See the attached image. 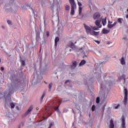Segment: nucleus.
Masks as SVG:
<instances>
[{
  "label": "nucleus",
  "mask_w": 128,
  "mask_h": 128,
  "mask_svg": "<svg viewBox=\"0 0 128 128\" xmlns=\"http://www.w3.org/2000/svg\"><path fill=\"white\" fill-rule=\"evenodd\" d=\"M126 18H128V14L126 15Z\"/></svg>",
  "instance_id": "864d4df0"
},
{
  "label": "nucleus",
  "mask_w": 128,
  "mask_h": 128,
  "mask_svg": "<svg viewBox=\"0 0 128 128\" xmlns=\"http://www.w3.org/2000/svg\"><path fill=\"white\" fill-rule=\"evenodd\" d=\"M70 3L74 2V0H69Z\"/></svg>",
  "instance_id": "09e8293b"
},
{
  "label": "nucleus",
  "mask_w": 128,
  "mask_h": 128,
  "mask_svg": "<svg viewBox=\"0 0 128 128\" xmlns=\"http://www.w3.org/2000/svg\"><path fill=\"white\" fill-rule=\"evenodd\" d=\"M120 106V104H118L117 106H116V107H115V109L116 110H118V106Z\"/></svg>",
  "instance_id": "a18cd8bd"
},
{
  "label": "nucleus",
  "mask_w": 128,
  "mask_h": 128,
  "mask_svg": "<svg viewBox=\"0 0 128 128\" xmlns=\"http://www.w3.org/2000/svg\"><path fill=\"white\" fill-rule=\"evenodd\" d=\"M16 108L17 110H20V108H18V106H16Z\"/></svg>",
  "instance_id": "3c124183"
},
{
  "label": "nucleus",
  "mask_w": 128,
  "mask_h": 128,
  "mask_svg": "<svg viewBox=\"0 0 128 128\" xmlns=\"http://www.w3.org/2000/svg\"><path fill=\"white\" fill-rule=\"evenodd\" d=\"M2 62V59L0 58V64Z\"/></svg>",
  "instance_id": "13d9d810"
},
{
  "label": "nucleus",
  "mask_w": 128,
  "mask_h": 128,
  "mask_svg": "<svg viewBox=\"0 0 128 128\" xmlns=\"http://www.w3.org/2000/svg\"><path fill=\"white\" fill-rule=\"evenodd\" d=\"M82 50V48H80V50Z\"/></svg>",
  "instance_id": "052dcab7"
},
{
  "label": "nucleus",
  "mask_w": 128,
  "mask_h": 128,
  "mask_svg": "<svg viewBox=\"0 0 128 128\" xmlns=\"http://www.w3.org/2000/svg\"><path fill=\"white\" fill-rule=\"evenodd\" d=\"M100 16V14L97 12L94 14L93 18L94 20H98Z\"/></svg>",
  "instance_id": "9d476101"
},
{
  "label": "nucleus",
  "mask_w": 128,
  "mask_h": 128,
  "mask_svg": "<svg viewBox=\"0 0 128 128\" xmlns=\"http://www.w3.org/2000/svg\"><path fill=\"white\" fill-rule=\"evenodd\" d=\"M102 24L104 26L106 24V17L102 19Z\"/></svg>",
  "instance_id": "dca6fc26"
},
{
  "label": "nucleus",
  "mask_w": 128,
  "mask_h": 128,
  "mask_svg": "<svg viewBox=\"0 0 128 128\" xmlns=\"http://www.w3.org/2000/svg\"><path fill=\"white\" fill-rule=\"evenodd\" d=\"M100 22H102V19L97 20L95 22V24H96L98 28H102V25H100Z\"/></svg>",
  "instance_id": "423d86ee"
},
{
  "label": "nucleus",
  "mask_w": 128,
  "mask_h": 128,
  "mask_svg": "<svg viewBox=\"0 0 128 128\" xmlns=\"http://www.w3.org/2000/svg\"><path fill=\"white\" fill-rule=\"evenodd\" d=\"M2 28H4V26H2Z\"/></svg>",
  "instance_id": "774afa93"
},
{
  "label": "nucleus",
  "mask_w": 128,
  "mask_h": 128,
  "mask_svg": "<svg viewBox=\"0 0 128 128\" xmlns=\"http://www.w3.org/2000/svg\"><path fill=\"white\" fill-rule=\"evenodd\" d=\"M10 106H11V108H14L15 105L14 103H10Z\"/></svg>",
  "instance_id": "72a5a7b5"
},
{
  "label": "nucleus",
  "mask_w": 128,
  "mask_h": 128,
  "mask_svg": "<svg viewBox=\"0 0 128 128\" xmlns=\"http://www.w3.org/2000/svg\"><path fill=\"white\" fill-rule=\"evenodd\" d=\"M95 70H99V74H100V72H102V70H100V67H98L97 68H95Z\"/></svg>",
  "instance_id": "f704fd0d"
},
{
  "label": "nucleus",
  "mask_w": 128,
  "mask_h": 128,
  "mask_svg": "<svg viewBox=\"0 0 128 128\" xmlns=\"http://www.w3.org/2000/svg\"><path fill=\"white\" fill-rule=\"evenodd\" d=\"M36 110H38V108H36Z\"/></svg>",
  "instance_id": "4d7b16f0"
},
{
  "label": "nucleus",
  "mask_w": 128,
  "mask_h": 128,
  "mask_svg": "<svg viewBox=\"0 0 128 128\" xmlns=\"http://www.w3.org/2000/svg\"><path fill=\"white\" fill-rule=\"evenodd\" d=\"M70 4H71V8H73L74 10H76V4L74 2H70Z\"/></svg>",
  "instance_id": "9b49d317"
},
{
  "label": "nucleus",
  "mask_w": 128,
  "mask_h": 128,
  "mask_svg": "<svg viewBox=\"0 0 128 128\" xmlns=\"http://www.w3.org/2000/svg\"><path fill=\"white\" fill-rule=\"evenodd\" d=\"M122 128H126V118H124V116H122Z\"/></svg>",
  "instance_id": "1a4fd4ad"
},
{
  "label": "nucleus",
  "mask_w": 128,
  "mask_h": 128,
  "mask_svg": "<svg viewBox=\"0 0 128 128\" xmlns=\"http://www.w3.org/2000/svg\"><path fill=\"white\" fill-rule=\"evenodd\" d=\"M46 96V93L45 92H43L42 96L40 97V102H42V100H44V96Z\"/></svg>",
  "instance_id": "aec40b11"
},
{
  "label": "nucleus",
  "mask_w": 128,
  "mask_h": 128,
  "mask_svg": "<svg viewBox=\"0 0 128 128\" xmlns=\"http://www.w3.org/2000/svg\"><path fill=\"white\" fill-rule=\"evenodd\" d=\"M21 64L23 66H26V62L24 60H21Z\"/></svg>",
  "instance_id": "c756f323"
},
{
  "label": "nucleus",
  "mask_w": 128,
  "mask_h": 128,
  "mask_svg": "<svg viewBox=\"0 0 128 128\" xmlns=\"http://www.w3.org/2000/svg\"><path fill=\"white\" fill-rule=\"evenodd\" d=\"M123 40H126V38H123Z\"/></svg>",
  "instance_id": "6e6d98bb"
},
{
  "label": "nucleus",
  "mask_w": 128,
  "mask_h": 128,
  "mask_svg": "<svg viewBox=\"0 0 128 128\" xmlns=\"http://www.w3.org/2000/svg\"><path fill=\"white\" fill-rule=\"evenodd\" d=\"M70 14L71 16L74 14V9L71 8Z\"/></svg>",
  "instance_id": "bb28decb"
},
{
  "label": "nucleus",
  "mask_w": 128,
  "mask_h": 128,
  "mask_svg": "<svg viewBox=\"0 0 128 128\" xmlns=\"http://www.w3.org/2000/svg\"><path fill=\"white\" fill-rule=\"evenodd\" d=\"M91 28H92V30H98V28H96V26H91Z\"/></svg>",
  "instance_id": "2f4dec72"
},
{
  "label": "nucleus",
  "mask_w": 128,
  "mask_h": 128,
  "mask_svg": "<svg viewBox=\"0 0 128 128\" xmlns=\"http://www.w3.org/2000/svg\"><path fill=\"white\" fill-rule=\"evenodd\" d=\"M32 106H30L27 110V111L24 114H22V116L23 118L26 116H28V114H30V112L32 110Z\"/></svg>",
  "instance_id": "39448f33"
},
{
  "label": "nucleus",
  "mask_w": 128,
  "mask_h": 128,
  "mask_svg": "<svg viewBox=\"0 0 128 128\" xmlns=\"http://www.w3.org/2000/svg\"><path fill=\"white\" fill-rule=\"evenodd\" d=\"M26 10H30H30H32L34 16V9L32 8L30 6V4H28L26 6Z\"/></svg>",
  "instance_id": "f8f14e48"
},
{
  "label": "nucleus",
  "mask_w": 128,
  "mask_h": 128,
  "mask_svg": "<svg viewBox=\"0 0 128 128\" xmlns=\"http://www.w3.org/2000/svg\"><path fill=\"white\" fill-rule=\"evenodd\" d=\"M78 6H82V3L80 2H78Z\"/></svg>",
  "instance_id": "ea45409f"
},
{
  "label": "nucleus",
  "mask_w": 128,
  "mask_h": 128,
  "mask_svg": "<svg viewBox=\"0 0 128 128\" xmlns=\"http://www.w3.org/2000/svg\"><path fill=\"white\" fill-rule=\"evenodd\" d=\"M11 83L8 84V90H9L8 96H10V94H12L14 92L20 90V80L16 78V77L10 78Z\"/></svg>",
  "instance_id": "f257e3e1"
},
{
  "label": "nucleus",
  "mask_w": 128,
  "mask_h": 128,
  "mask_svg": "<svg viewBox=\"0 0 128 128\" xmlns=\"http://www.w3.org/2000/svg\"><path fill=\"white\" fill-rule=\"evenodd\" d=\"M102 34H108V32H110V30H108L105 29L104 28L102 30Z\"/></svg>",
  "instance_id": "6ab92c4d"
},
{
  "label": "nucleus",
  "mask_w": 128,
  "mask_h": 128,
  "mask_svg": "<svg viewBox=\"0 0 128 128\" xmlns=\"http://www.w3.org/2000/svg\"><path fill=\"white\" fill-rule=\"evenodd\" d=\"M82 8L80 7L79 8V15L82 16Z\"/></svg>",
  "instance_id": "c85d7f7f"
},
{
  "label": "nucleus",
  "mask_w": 128,
  "mask_h": 128,
  "mask_svg": "<svg viewBox=\"0 0 128 128\" xmlns=\"http://www.w3.org/2000/svg\"><path fill=\"white\" fill-rule=\"evenodd\" d=\"M94 42H96L98 44H100V42L98 40H95Z\"/></svg>",
  "instance_id": "79ce46f5"
},
{
  "label": "nucleus",
  "mask_w": 128,
  "mask_h": 128,
  "mask_svg": "<svg viewBox=\"0 0 128 128\" xmlns=\"http://www.w3.org/2000/svg\"><path fill=\"white\" fill-rule=\"evenodd\" d=\"M44 23L46 24V21H44Z\"/></svg>",
  "instance_id": "338daca9"
},
{
  "label": "nucleus",
  "mask_w": 128,
  "mask_h": 128,
  "mask_svg": "<svg viewBox=\"0 0 128 128\" xmlns=\"http://www.w3.org/2000/svg\"><path fill=\"white\" fill-rule=\"evenodd\" d=\"M68 112V110L66 108L64 109V112Z\"/></svg>",
  "instance_id": "a19ab883"
},
{
  "label": "nucleus",
  "mask_w": 128,
  "mask_h": 128,
  "mask_svg": "<svg viewBox=\"0 0 128 128\" xmlns=\"http://www.w3.org/2000/svg\"><path fill=\"white\" fill-rule=\"evenodd\" d=\"M98 32H96L94 30H92V32H91V34H91V36H98Z\"/></svg>",
  "instance_id": "4468645a"
},
{
  "label": "nucleus",
  "mask_w": 128,
  "mask_h": 128,
  "mask_svg": "<svg viewBox=\"0 0 128 128\" xmlns=\"http://www.w3.org/2000/svg\"><path fill=\"white\" fill-rule=\"evenodd\" d=\"M88 88H90V86H88Z\"/></svg>",
  "instance_id": "0e129e2a"
},
{
  "label": "nucleus",
  "mask_w": 128,
  "mask_h": 128,
  "mask_svg": "<svg viewBox=\"0 0 128 128\" xmlns=\"http://www.w3.org/2000/svg\"><path fill=\"white\" fill-rule=\"evenodd\" d=\"M56 66H58V68H62V66H64V63H62V64L58 63L57 64Z\"/></svg>",
  "instance_id": "b1692460"
},
{
  "label": "nucleus",
  "mask_w": 128,
  "mask_h": 128,
  "mask_svg": "<svg viewBox=\"0 0 128 128\" xmlns=\"http://www.w3.org/2000/svg\"><path fill=\"white\" fill-rule=\"evenodd\" d=\"M44 83L46 84H48V83H47L46 82H44Z\"/></svg>",
  "instance_id": "e2e57ef3"
},
{
  "label": "nucleus",
  "mask_w": 128,
  "mask_h": 128,
  "mask_svg": "<svg viewBox=\"0 0 128 128\" xmlns=\"http://www.w3.org/2000/svg\"><path fill=\"white\" fill-rule=\"evenodd\" d=\"M116 24H118V22L116 21L112 24L113 26H116Z\"/></svg>",
  "instance_id": "37998d69"
},
{
  "label": "nucleus",
  "mask_w": 128,
  "mask_h": 128,
  "mask_svg": "<svg viewBox=\"0 0 128 128\" xmlns=\"http://www.w3.org/2000/svg\"><path fill=\"white\" fill-rule=\"evenodd\" d=\"M69 50H70V52H72V49H70Z\"/></svg>",
  "instance_id": "680f3d73"
},
{
  "label": "nucleus",
  "mask_w": 128,
  "mask_h": 128,
  "mask_svg": "<svg viewBox=\"0 0 128 128\" xmlns=\"http://www.w3.org/2000/svg\"><path fill=\"white\" fill-rule=\"evenodd\" d=\"M84 56H86V57L87 56H86V55H84Z\"/></svg>",
  "instance_id": "69168bd1"
},
{
  "label": "nucleus",
  "mask_w": 128,
  "mask_h": 128,
  "mask_svg": "<svg viewBox=\"0 0 128 128\" xmlns=\"http://www.w3.org/2000/svg\"><path fill=\"white\" fill-rule=\"evenodd\" d=\"M0 70L2 72V70H4V67H1Z\"/></svg>",
  "instance_id": "49530a36"
},
{
  "label": "nucleus",
  "mask_w": 128,
  "mask_h": 128,
  "mask_svg": "<svg viewBox=\"0 0 128 128\" xmlns=\"http://www.w3.org/2000/svg\"><path fill=\"white\" fill-rule=\"evenodd\" d=\"M42 44H46V38H44V41L42 42Z\"/></svg>",
  "instance_id": "de8ad7c7"
},
{
  "label": "nucleus",
  "mask_w": 128,
  "mask_h": 128,
  "mask_svg": "<svg viewBox=\"0 0 128 128\" xmlns=\"http://www.w3.org/2000/svg\"><path fill=\"white\" fill-rule=\"evenodd\" d=\"M110 20L108 21V28H114V25L112 24H110Z\"/></svg>",
  "instance_id": "412c9836"
},
{
  "label": "nucleus",
  "mask_w": 128,
  "mask_h": 128,
  "mask_svg": "<svg viewBox=\"0 0 128 128\" xmlns=\"http://www.w3.org/2000/svg\"><path fill=\"white\" fill-rule=\"evenodd\" d=\"M52 83H50V84H49L48 88V92H50L51 90H52Z\"/></svg>",
  "instance_id": "393cba45"
},
{
  "label": "nucleus",
  "mask_w": 128,
  "mask_h": 128,
  "mask_svg": "<svg viewBox=\"0 0 128 128\" xmlns=\"http://www.w3.org/2000/svg\"><path fill=\"white\" fill-rule=\"evenodd\" d=\"M65 10H66L67 12H70V6L68 5H66L65 6Z\"/></svg>",
  "instance_id": "5701e85b"
},
{
  "label": "nucleus",
  "mask_w": 128,
  "mask_h": 128,
  "mask_svg": "<svg viewBox=\"0 0 128 128\" xmlns=\"http://www.w3.org/2000/svg\"><path fill=\"white\" fill-rule=\"evenodd\" d=\"M94 110H96V106L94 105H92V112H94Z\"/></svg>",
  "instance_id": "e433bc0d"
},
{
  "label": "nucleus",
  "mask_w": 128,
  "mask_h": 128,
  "mask_svg": "<svg viewBox=\"0 0 128 128\" xmlns=\"http://www.w3.org/2000/svg\"><path fill=\"white\" fill-rule=\"evenodd\" d=\"M7 22L10 26H12V22L10 20H8Z\"/></svg>",
  "instance_id": "473e14b6"
},
{
  "label": "nucleus",
  "mask_w": 128,
  "mask_h": 128,
  "mask_svg": "<svg viewBox=\"0 0 128 128\" xmlns=\"http://www.w3.org/2000/svg\"><path fill=\"white\" fill-rule=\"evenodd\" d=\"M84 24V28L86 30V32L87 34H92V28H90V26L86 25V24Z\"/></svg>",
  "instance_id": "7ed1b4c3"
},
{
  "label": "nucleus",
  "mask_w": 128,
  "mask_h": 128,
  "mask_svg": "<svg viewBox=\"0 0 128 128\" xmlns=\"http://www.w3.org/2000/svg\"><path fill=\"white\" fill-rule=\"evenodd\" d=\"M96 54H102V51H100V50H97L96 51Z\"/></svg>",
  "instance_id": "7c9ffc66"
},
{
  "label": "nucleus",
  "mask_w": 128,
  "mask_h": 128,
  "mask_svg": "<svg viewBox=\"0 0 128 128\" xmlns=\"http://www.w3.org/2000/svg\"><path fill=\"white\" fill-rule=\"evenodd\" d=\"M120 62L121 64H122V66H124V64H126V60H124V58L122 57L121 60H120Z\"/></svg>",
  "instance_id": "a211bd4d"
},
{
  "label": "nucleus",
  "mask_w": 128,
  "mask_h": 128,
  "mask_svg": "<svg viewBox=\"0 0 128 128\" xmlns=\"http://www.w3.org/2000/svg\"><path fill=\"white\" fill-rule=\"evenodd\" d=\"M96 104H100V98L99 97L96 98Z\"/></svg>",
  "instance_id": "4c0bfd02"
},
{
  "label": "nucleus",
  "mask_w": 128,
  "mask_h": 128,
  "mask_svg": "<svg viewBox=\"0 0 128 128\" xmlns=\"http://www.w3.org/2000/svg\"><path fill=\"white\" fill-rule=\"evenodd\" d=\"M77 63H76V61H73L72 62V64L70 66V68H71V70H74V68H76V66H77Z\"/></svg>",
  "instance_id": "6e6552de"
},
{
  "label": "nucleus",
  "mask_w": 128,
  "mask_h": 128,
  "mask_svg": "<svg viewBox=\"0 0 128 128\" xmlns=\"http://www.w3.org/2000/svg\"><path fill=\"white\" fill-rule=\"evenodd\" d=\"M58 42H60V38L58 37H56L55 38V46H58Z\"/></svg>",
  "instance_id": "f3484780"
},
{
  "label": "nucleus",
  "mask_w": 128,
  "mask_h": 128,
  "mask_svg": "<svg viewBox=\"0 0 128 128\" xmlns=\"http://www.w3.org/2000/svg\"><path fill=\"white\" fill-rule=\"evenodd\" d=\"M52 123H51V124H50V126H49L48 128H52Z\"/></svg>",
  "instance_id": "c03bdc74"
},
{
  "label": "nucleus",
  "mask_w": 128,
  "mask_h": 128,
  "mask_svg": "<svg viewBox=\"0 0 128 128\" xmlns=\"http://www.w3.org/2000/svg\"><path fill=\"white\" fill-rule=\"evenodd\" d=\"M110 128H114V120L111 119L110 120Z\"/></svg>",
  "instance_id": "ddd939ff"
},
{
  "label": "nucleus",
  "mask_w": 128,
  "mask_h": 128,
  "mask_svg": "<svg viewBox=\"0 0 128 128\" xmlns=\"http://www.w3.org/2000/svg\"><path fill=\"white\" fill-rule=\"evenodd\" d=\"M100 84L101 86V88L102 90H108L110 86H112V82L110 80H104L102 82V80H99Z\"/></svg>",
  "instance_id": "f03ea898"
},
{
  "label": "nucleus",
  "mask_w": 128,
  "mask_h": 128,
  "mask_svg": "<svg viewBox=\"0 0 128 128\" xmlns=\"http://www.w3.org/2000/svg\"><path fill=\"white\" fill-rule=\"evenodd\" d=\"M41 4L42 6L44 4V2L42 1Z\"/></svg>",
  "instance_id": "603ef678"
},
{
  "label": "nucleus",
  "mask_w": 128,
  "mask_h": 128,
  "mask_svg": "<svg viewBox=\"0 0 128 128\" xmlns=\"http://www.w3.org/2000/svg\"><path fill=\"white\" fill-rule=\"evenodd\" d=\"M86 62L84 60H82L79 64V66H84V64H86Z\"/></svg>",
  "instance_id": "2eb2a0df"
},
{
  "label": "nucleus",
  "mask_w": 128,
  "mask_h": 128,
  "mask_svg": "<svg viewBox=\"0 0 128 128\" xmlns=\"http://www.w3.org/2000/svg\"><path fill=\"white\" fill-rule=\"evenodd\" d=\"M124 90V104H128V90L125 88Z\"/></svg>",
  "instance_id": "20e7f679"
},
{
  "label": "nucleus",
  "mask_w": 128,
  "mask_h": 128,
  "mask_svg": "<svg viewBox=\"0 0 128 128\" xmlns=\"http://www.w3.org/2000/svg\"><path fill=\"white\" fill-rule=\"evenodd\" d=\"M102 110H104V106L103 107Z\"/></svg>",
  "instance_id": "bf43d9fd"
},
{
  "label": "nucleus",
  "mask_w": 128,
  "mask_h": 128,
  "mask_svg": "<svg viewBox=\"0 0 128 128\" xmlns=\"http://www.w3.org/2000/svg\"><path fill=\"white\" fill-rule=\"evenodd\" d=\"M112 44V42H107V44Z\"/></svg>",
  "instance_id": "8fccbe9b"
},
{
  "label": "nucleus",
  "mask_w": 128,
  "mask_h": 128,
  "mask_svg": "<svg viewBox=\"0 0 128 128\" xmlns=\"http://www.w3.org/2000/svg\"><path fill=\"white\" fill-rule=\"evenodd\" d=\"M120 80H124V84H126V75L123 74L120 77Z\"/></svg>",
  "instance_id": "4be33fe9"
},
{
  "label": "nucleus",
  "mask_w": 128,
  "mask_h": 128,
  "mask_svg": "<svg viewBox=\"0 0 128 128\" xmlns=\"http://www.w3.org/2000/svg\"><path fill=\"white\" fill-rule=\"evenodd\" d=\"M110 24H112V22H110Z\"/></svg>",
  "instance_id": "5fc2aeb1"
},
{
  "label": "nucleus",
  "mask_w": 128,
  "mask_h": 128,
  "mask_svg": "<svg viewBox=\"0 0 128 128\" xmlns=\"http://www.w3.org/2000/svg\"><path fill=\"white\" fill-rule=\"evenodd\" d=\"M80 16H82V17L80 18L81 20H84V18H86V14H82V15L81 14V15Z\"/></svg>",
  "instance_id": "c9c22d12"
},
{
  "label": "nucleus",
  "mask_w": 128,
  "mask_h": 128,
  "mask_svg": "<svg viewBox=\"0 0 128 128\" xmlns=\"http://www.w3.org/2000/svg\"><path fill=\"white\" fill-rule=\"evenodd\" d=\"M122 18H118L117 20V22H119V24H122Z\"/></svg>",
  "instance_id": "cd10ccee"
},
{
  "label": "nucleus",
  "mask_w": 128,
  "mask_h": 128,
  "mask_svg": "<svg viewBox=\"0 0 128 128\" xmlns=\"http://www.w3.org/2000/svg\"><path fill=\"white\" fill-rule=\"evenodd\" d=\"M66 48H72V50H74V48H76V46H74V42H72L70 44H67Z\"/></svg>",
  "instance_id": "0eeeda50"
},
{
  "label": "nucleus",
  "mask_w": 128,
  "mask_h": 128,
  "mask_svg": "<svg viewBox=\"0 0 128 128\" xmlns=\"http://www.w3.org/2000/svg\"><path fill=\"white\" fill-rule=\"evenodd\" d=\"M46 36H48V38L50 36V32L48 31H46Z\"/></svg>",
  "instance_id": "58836bf2"
},
{
  "label": "nucleus",
  "mask_w": 128,
  "mask_h": 128,
  "mask_svg": "<svg viewBox=\"0 0 128 128\" xmlns=\"http://www.w3.org/2000/svg\"><path fill=\"white\" fill-rule=\"evenodd\" d=\"M59 107H60V106H58L57 107H55L54 110H55L56 112H57L60 113V109H58Z\"/></svg>",
  "instance_id": "a878e982"
}]
</instances>
